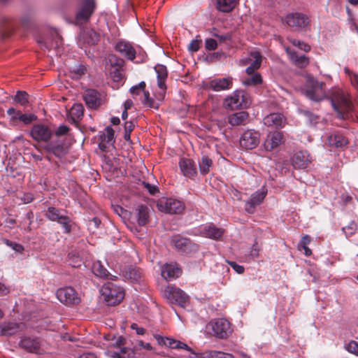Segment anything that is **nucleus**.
Wrapping results in <instances>:
<instances>
[{
    "instance_id": "obj_1",
    "label": "nucleus",
    "mask_w": 358,
    "mask_h": 358,
    "mask_svg": "<svg viewBox=\"0 0 358 358\" xmlns=\"http://www.w3.org/2000/svg\"><path fill=\"white\" fill-rule=\"evenodd\" d=\"M250 94L243 90H235L231 95L227 96L223 102L224 108L230 110L247 108L251 104Z\"/></svg>"
},
{
    "instance_id": "obj_2",
    "label": "nucleus",
    "mask_w": 358,
    "mask_h": 358,
    "mask_svg": "<svg viewBox=\"0 0 358 358\" xmlns=\"http://www.w3.org/2000/svg\"><path fill=\"white\" fill-rule=\"evenodd\" d=\"M331 101L335 110L341 115L342 118H346L352 108L348 95L343 90L336 89L332 92Z\"/></svg>"
},
{
    "instance_id": "obj_3",
    "label": "nucleus",
    "mask_w": 358,
    "mask_h": 358,
    "mask_svg": "<svg viewBox=\"0 0 358 358\" xmlns=\"http://www.w3.org/2000/svg\"><path fill=\"white\" fill-rule=\"evenodd\" d=\"M324 86L325 84L323 82L317 80L311 76H308L304 85L305 94L313 101H322L327 96Z\"/></svg>"
},
{
    "instance_id": "obj_4",
    "label": "nucleus",
    "mask_w": 358,
    "mask_h": 358,
    "mask_svg": "<svg viewBox=\"0 0 358 358\" xmlns=\"http://www.w3.org/2000/svg\"><path fill=\"white\" fill-rule=\"evenodd\" d=\"M163 296L169 303L186 308L189 304V296L181 289L173 285H168L162 291Z\"/></svg>"
},
{
    "instance_id": "obj_5",
    "label": "nucleus",
    "mask_w": 358,
    "mask_h": 358,
    "mask_svg": "<svg viewBox=\"0 0 358 358\" xmlns=\"http://www.w3.org/2000/svg\"><path fill=\"white\" fill-rule=\"evenodd\" d=\"M101 292V296L108 306H116L124 297L123 289L113 282L104 284Z\"/></svg>"
},
{
    "instance_id": "obj_6",
    "label": "nucleus",
    "mask_w": 358,
    "mask_h": 358,
    "mask_svg": "<svg viewBox=\"0 0 358 358\" xmlns=\"http://www.w3.org/2000/svg\"><path fill=\"white\" fill-rule=\"evenodd\" d=\"M207 330L214 336L224 339L232 333L230 322L226 319L219 318L210 321L206 326Z\"/></svg>"
},
{
    "instance_id": "obj_7",
    "label": "nucleus",
    "mask_w": 358,
    "mask_h": 358,
    "mask_svg": "<svg viewBox=\"0 0 358 358\" xmlns=\"http://www.w3.org/2000/svg\"><path fill=\"white\" fill-rule=\"evenodd\" d=\"M159 211L169 214H180L185 210V204L182 201L173 198H161L157 203Z\"/></svg>"
},
{
    "instance_id": "obj_8",
    "label": "nucleus",
    "mask_w": 358,
    "mask_h": 358,
    "mask_svg": "<svg viewBox=\"0 0 358 358\" xmlns=\"http://www.w3.org/2000/svg\"><path fill=\"white\" fill-rule=\"evenodd\" d=\"M30 136L37 142L48 143L53 135V131L45 124H35L29 132Z\"/></svg>"
},
{
    "instance_id": "obj_9",
    "label": "nucleus",
    "mask_w": 358,
    "mask_h": 358,
    "mask_svg": "<svg viewBox=\"0 0 358 358\" xmlns=\"http://www.w3.org/2000/svg\"><path fill=\"white\" fill-rule=\"evenodd\" d=\"M56 295L59 301L66 306L77 305L80 302V298L71 287L58 289Z\"/></svg>"
},
{
    "instance_id": "obj_10",
    "label": "nucleus",
    "mask_w": 358,
    "mask_h": 358,
    "mask_svg": "<svg viewBox=\"0 0 358 358\" xmlns=\"http://www.w3.org/2000/svg\"><path fill=\"white\" fill-rule=\"evenodd\" d=\"M7 115L10 117V124L14 126L17 125L19 122L28 125L37 119V116L34 114L22 113L21 110H16L14 108H9L7 110Z\"/></svg>"
},
{
    "instance_id": "obj_11",
    "label": "nucleus",
    "mask_w": 358,
    "mask_h": 358,
    "mask_svg": "<svg viewBox=\"0 0 358 358\" xmlns=\"http://www.w3.org/2000/svg\"><path fill=\"white\" fill-rule=\"evenodd\" d=\"M260 133L255 129H248L240 138V145L245 150H252L258 146L260 142Z\"/></svg>"
},
{
    "instance_id": "obj_12",
    "label": "nucleus",
    "mask_w": 358,
    "mask_h": 358,
    "mask_svg": "<svg viewBox=\"0 0 358 358\" xmlns=\"http://www.w3.org/2000/svg\"><path fill=\"white\" fill-rule=\"evenodd\" d=\"M155 338L157 340V343L159 345H164L172 349H183L191 353L189 358H196L197 357V355L192 350L190 347H189L187 344L177 341L173 338H170L168 337H163L160 335L156 334L154 336Z\"/></svg>"
},
{
    "instance_id": "obj_13",
    "label": "nucleus",
    "mask_w": 358,
    "mask_h": 358,
    "mask_svg": "<svg viewBox=\"0 0 358 358\" xmlns=\"http://www.w3.org/2000/svg\"><path fill=\"white\" fill-rule=\"evenodd\" d=\"M285 20L289 27H291L296 30L305 29L310 25V20L308 17L301 13L288 14L285 17Z\"/></svg>"
},
{
    "instance_id": "obj_14",
    "label": "nucleus",
    "mask_w": 358,
    "mask_h": 358,
    "mask_svg": "<svg viewBox=\"0 0 358 358\" xmlns=\"http://www.w3.org/2000/svg\"><path fill=\"white\" fill-rule=\"evenodd\" d=\"M348 139L341 131H334L330 134L326 141V144L331 148H343L348 144Z\"/></svg>"
},
{
    "instance_id": "obj_15",
    "label": "nucleus",
    "mask_w": 358,
    "mask_h": 358,
    "mask_svg": "<svg viewBox=\"0 0 358 358\" xmlns=\"http://www.w3.org/2000/svg\"><path fill=\"white\" fill-rule=\"evenodd\" d=\"M267 194L266 189L263 187L261 189L252 194L249 201L245 203V210L248 213H254L255 208L262 203Z\"/></svg>"
},
{
    "instance_id": "obj_16",
    "label": "nucleus",
    "mask_w": 358,
    "mask_h": 358,
    "mask_svg": "<svg viewBox=\"0 0 358 358\" xmlns=\"http://www.w3.org/2000/svg\"><path fill=\"white\" fill-rule=\"evenodd\" d=\"M83 99L87 107L92 109L98 108L102 103V95L96 90H86Z\"/></svg>"
},
{
    "instance_id": "obj_17",
    "label": "nucleus",
    "mask_w": 358,
    "mask_h": 358,
    "mask_svg": "<svg viewBox=\"0 0 358 358\" xmlns=\"http://www.w3.org/2000/svg\"><path fill=\"white\" fill-rule=\"evenodd\" d=\"M179 167L184 176L194 179L197 175V170L194 162L189 158H181L179 161Z\"/></svg>"
},
{
    "instance_id": "obj_18",
    "label": "nucleus",
    "mask_w": 358,
    "mask_h": 358,
    "mask_svg": "<svg viewBox=\"0 0 358 358\" xmlns=\"http://www.w3.org/2000/svg\"><path fill=\"white\" fill-rule=\"evenodd\" d=\"M312 162V157L307 151H299L296 152L292 159V163L294 169H306Z\"/></svg>"
},
{
    "instance_id": "obj_19",
    "label": "nucleus",
    "mask_w": 358,
    "mask_h": 358,
    "mask_svg": "<svg viewBox=\"0 0 358 358\" xmlns=\"http://www.w3.org/2000/svg\"><path fill=\"white\" fill-rule=\"evenodd\" d=\"M115 49L129 60L132 61L136 58V50L130 42L123 40L120 41L116 43Z\"/></svg>"
},
{
    "instance_id": "obj_20",
    "label": "nucleus",
    "mask_w": 358,
    "mask_h": 358,
    "mask_svg": "<svg viewBox=\"0 0 358 358\" xmlns=\"http://www.w3.org/2000/svg\"><path fill=\"white\" fill-rule=\"evenodd\" d=\"M208 86L215 92L230 90L233 86V78L229 76L215 78L208 83Z\"/></svg>"
},
{
    "instance_id": "obj_21",
    "label": "nucleus",
    "mask_w": 358,
    "mask_h": 358,
    "mask_svg": "<svg viewBox=\"0 0 358 358\" xmlns=\"http://www.w3.org/2000/svg\"><path fill=\"white\" fill-rule=\"evenodd\" d=\"M95 7L94 0H83L81 8L76 14L77 20L87 21L94 13Z\"/></svg>"
},
{
    "instance_id": "obj_22",
    "label": "nucleus",
    "mask_w": 358,
    "mask_h": 358,
    "mask_svg": "<svg viewBox=\"0 0 358 358\" xmlns=\"http://www.w3.org/2000/svg\"><path fill=\"white\" fill-rule=\"evenodd\" d=\"M173 241L176 248L181 252L190 254L192 252L198 250V245L188 238L178 237L175 238Z\"/></svg>"
},
{
    "instance_id": "obj_23",
    "label": "nucleus",
    "mask_w": 358,
    "mask_h": 358,
    "mask_svg": "<svg viewBox=\"0 0 358 358\" xmlns=\"http://www.w3.org/2000/svg\"><path fill=\"white\" fill-rule=\"evenodd\" d=\"M262 62V56L259 52H251L250 57L244 62V64H250V66L245 69L246 73L251 74L258 70L261 66Z\"/></svg>"
},
{
    "instance_id": "obj_24",
    "label": "nucleus",
    "mask_w": 358,
    "mask_h": 358,
    "mask_svg": "<svg viewBox=\"0 0 358 358\" xmlns=\"http://www.w3.org/2000/svg\"><path fill=\"white\" fill-rule=\"evenodd\" d=\"M282 134L280 131H274L268 134L264 142V148L266 151H272L277 148L282 142Z\"/></svg>"
},
{
    "instance_id": "obj_25",
    "label": "nucleus",
    "mask_w": 358,
    "mask_h": 358,
    "mask_svg": "<svg viewBox=\"0 0 358 358\" xmlns=\"http://www.w3.org/2000/svg\"><path fill=\"white\" fill-rule=\"evenodd\" d=\"M224 233V230L217 227L213 224H208L200 227V234L206 238L219 239Z\"/></svg>"
},
{
    "instance_id": "obj_26",
    "label": "nucleus",
    "mask_w": 358,
    "mask_h": 358,
    "mask_svg": "<svg viewBox=\"0 0 358 358\" xmlns=\"http://www.w3.org/2000/svg\"><path fill=\"white\" fill-rule=\"evenodd\" d=\"M249 114L245 111L234 113L227 117V122L232 127L245 125L249 122Z\"/></svg>"
},
{
    "instance_id": "obj_27",
    "label": "nucleus",
    "mask_w": 358,
    "mask_h": 358,
    "mask_svg": "<svg viewBox=\"0 0 358 358\" xmlns=\"http://www.w3.org/2000/svg\"><path fill=\"white\" fill-rule=\"evenodd\" d=\"M99 41V34L93 29H85L79 35V43L94 45Z\"/></svg>"
},
{
    "instance_id": "obj_28",
    "label": "nucleus",
    "mask_w": 358,
    "mask_h": 358,
    "mask_svg": "<svg viewBox=\"0 0 358 358\" xmlns=\"http://www.w3.org/2000/svg\"><path fill=\"white\" fill-rule=\"evenodd\" d=\"M20 346L27 352L41 354V344L38 338L24 337L21 339Z\"/></svg>"
},
{
    "instance_id": "obj_29",
    "label": "nucleus",
    "mask_w": 358,
    "mask_h": 358,
    "mask_svg": "<svg viewBox=\"0 0 358 358\" xmlns=\"http://www.w3.org/2000/svg\"><path fill=\"white\" fill-rule=\"evenodd\" d=\"M24 327L22 323L3 322L0 324V336H12L21 331Z\"/></svg>"
},
{
    "instance_id": "obj_30",
    "label": "nucleus",
    "mask_w": 358,
    "mask_h": 358,
    "mask_svg": "<svg viewBox=\"0 0 358 358\" xmlns=\"http://www.w3.org/2000/svg\"><path fill=\"white\" fill-rule=\"evenodd\" d=\"M285 123V117L279 113H271L264 118V124L267 127H282Z\"/></svg>"
},
{
    "instance_id": "obj_31",
    "label": "nucleus",
    "mask_w": 358,
    "mask_h": 358,
    "mask_svg": "<svg viewBox=\"0 0 358 358\" xmlns=\"http://www.w3.org/2000/svg\"><path fill=\"white\" fill-rule=\"evenodd\" d=\"M162 276L166 279H173L178 278L182 271L177 266L176 264H164L161 269Z\"/></svg>"
},
{
    "instance_id": "obj_32",
    "label": "nucleus",
    "mask_w": 358,
    "mask_h": 358,
    "mask_svg": "<svg viewBox=\"0 0 358 358\" xmlns=\"http://www.w3.org/2000/svg\"><path fill=\"white\" fill-rule=\"evenodd\" d=\"M155 71L157 77V85L164 93L166 90V81L168 78L167 69L164 65L157 64L155 66Z\"/></svg>"
},
{
    "instance_id": "obj_33",
    "label": "nucleus",
    "mask_w": 358,
    "mask_h": 358,
    "mask_svg": "<svg viewBox=\"0 0 358 358\" xmlns=\"http://www.w3.org/2000/svg\"><path fill=\"white\" fill-rule=\"evenodd\" d=\"M44 148L48 153L52 154L57 157H62L66 154V150L63 144H57L55 142H50Z\"/></svg>"
},
{
    "instance_id": "obj_34",
    "label": "nucleus",
    "mask_w": 358,
    "mask_h": 358,
    "mask_svg": "<svg viewBox=\"0 0 358 358\" xmlns=\"http://www.w3.org/2000/svg\"><path fill=\"white\" fill-rule=\"evenodd\" d=\"M287 52L290 55L292 61L299 68H305L309 64V58L305 55H298L294 51H291L287 48Z\"/></svg>"
},
{
    "instance_id": "obj_35",
    "label": "nucleus",
    "mask_w": 358,
    "mask_h": 358,
    "mask_svg": "<svg viewBox=\"0 0 358 358\" xmlns=\"http://www.w3.org/2000/svg\"><path fill=\"white\" fill-rule=\"evenodd\" d=\"M92 271L93 273L99 278H108L110 275L108 271L102 265L100 261H96L93 263Z\"/></svg>"
},
{
    "instance_id": "obj_36",
    "label": "nucleus",
    "mask_w": 358,
    "mask_h": 358,
    "mask_svg": "<svg viewBox=\"0 0 358 358\" xmlns=\"http://www.w3.org/2000/svg\"><path fill=\"white\" fill-rule=\"evenodd\" d=\"M239 0H217V8L222 12L232 10Z\"/></svg>"
},
{
    "instance_id": "obj_37",
    "label": "nucleus",
    "mask_w": 358,
    "mask_h": 358,
    "mask_svg": "<svg viewBox=\"0 0 358 358\" xmlns=\"http://www.w3.org/2000/svg\"><path fill=\"white\" fill-rule=\"evenodd\" d=\"M248 78L243 80V84L245 86H257L262 83L263 79L260 73L255 71L253 73L248 74Z\"/></svg>"
},
{
    "instance_id": "obj_38",
    "label": "nucleus",
    "mask_w": 358,
    "mask_h": 358,
    "mask_svg": "<svg viewBox=\"0 0 358 358\" xmlns=\"http://www.w3.org/2000/svg\"><path fill=\"white\" fill-rule=\"evenodd\" d=\"M137 210V222L140 226L145 225L148 222L149 214L148 208L145 206H140L136 209Z\"/></svg>"
},
{
    "instance_id": "obj_39",
    "label": "nucleus",
    "mask_w": 358,
    "mask_h": 358,
    "mask_svg": "<svg viewBox=\"0 0 358 358\" xmlns=\"http://www.w3.org/2000/svg\"><path fill=\"white\" fill-rule=\"evenodd\" d=\"M125 277L133 282H139L143 277V271L136 267H129L125 272Z\"/></svg>"
},
{
    "instance_id": "obj_40",
    "label": "nucleus",
    "mask_w": 358,
    "mask_h": 358,
    "mask_svg": "<svg viewBox=\"0 0 358 358\" xmlns=\"http://www.w3.org/2000/svg\"><path fill=\"white\" fill-rule=\"evenodd\" d=\"M63 210L55 207H49L45 213V217L53 222H57L63 216Z\"/></svg>"
},
{
    "instance_id": "obj_41",
    "label": "nucleus",
    "mask_w": 358,
    "mask_h": 358,
    "mask_svg": "<svg viewBox=\"0 0 358 358\" xmlns=\"http://www.w3.org/2000/svg\"><path fill=\"white\" fill-rule=\"evenodd\" d=\"M84 114V108L81 103H75L70 110V115L74 120H80Z\"/></svg>"
},
{
    "instance_id": "obj_42",
    "label": "nucleus",
    "mask_w": 358,
    "mask_h": 358,
    "mask_svg": "<svg viewBox=\"0 0 358 358\" xmlns=\"http://www.w3.org/2000/svg\"><path fill=\"white\" fill-rule=\"evenodd\" d=\"M213 166V161L207 156H203L199 162V170L202 175H206L210 172V169Z\"/></svg>"
},
{
    "instance_id": "obj_43",
    "label": "nucleus",
    "mask_w": 358,
    "mask_h": 358,
    "mask_svg": "<svg viewBox=\"0 0 358 358\" xmlns=\"http://www.w3.org/2000/svg\"><path fill=\"white\" fill-rule=\"evenodd\" d=\"M57 222L62 225L64 233L69 234L71 231L73 222L69 217L64 214L62 217H60Z\"/></svg>"
},
{
    "instance_id": "obj_44",
    "label": "nucleus",
    "mask_w": 358,
    "mask_h": 358,
    "mask_svg": "<svg viewBox=\"0 0 358 358\" xmlns=\"http://www.w3.org/2000/svg\"><path fill=\"white\" fill-rule=\"evenodd\" d=\"M28 94L24 91H17L14 96V101L23 107H27L29 103Z\"/></svg>"
},
{
    "instance_id": "obj_45",
    "label": "nucleus",
    "mask_w": 358,
    "mask_h": 358,
    "mask_svg": "<svg viewBox=\"0 0 358 358\" xmlns=\"http://www.w3.org/2000/svg\"><path fill=\"white\" fill-rule=\"evenodd\" d=\"M123 68H111L110 76L114 82H121L123 80Z\"/></svg>"
},
{
    "instance_id": "obj_46",
    "label": "nucleus",
    "mask_w": 358,
    "mask_h": 358,
    "mask_svg": "<svg viewBox=\"0 0 358 358\" xmlns=\"http://www.w3.org/2000/svg\"><path fill=\"white\" fill-rule=\"evenodd\" d=\"M357 229V223L355 221H351L348 226L342 228V231L344 232L347 237H350L354 235Z\"/></svg>"
},
{
    "instance_id": "obj_47",
    "label": "nucleus",
    "mask_w": 358,
    "mask_h": 358,
    "mask_svg": "<svg viewBox=\"0 0 358 358\" xmlns=\"http://www.w3.org/2000/svg\"><path fill=\"white\" fill-rule=\"evenodd\" d=\"M301 113L306 118L307 122L310 124H316L318 122L319 117L308 110H301Z\"/></svg>"
},
{
    "instance_id": "obj_48",
    "label": "nucleus",
    "mask_w": 358,
    "mask_h": 358,
    "mask_svg": "<svg viewBox=\"0 0 358 358\" xmlns=\"http://www.w3.org/2000/svg\"><path fill=\"white\" fill-rule=\"evenodd\" d=\"M142 94H143L140 98L141 103L145 106L149 108L154 107V100L152 98H150L149 92L145 90V88H144V92H143Z\"/></svg>"
},
{
    "instance_id": "obj_49",
    "label": "nucleus",
    "mask_w": 358,
    "mask_h": 358,
    "mask_svg": "<svg viewBox=\"0 0 358 358\" xmlns=\"http://www.w3.org/2000/svg\"><path fill=\"white\" fill-rule=\"evenodd\" d=\"M109 62L111 68H123L124 64V61L122 59L114 55L109 57Z\"/></svg>"
},
{
    "instance_id": "obj_50",
    "label": "nucleus",
    "mask_w": 358,
    "mask_h": 358,
    "mask_svg": "<svg viewBox=\"0 0 358 358\" xmlns=\"http://www.w3.org/2000/svg\"><path fill=\"white\" fill-rule=\"evenodd\" d=\"M117 358H133L134 356V352L127 348H123L120 350V352H115Z\"/></svg>"
},
{
    "instance_id": "obj_51",
    "label": "nucleus",
    "mask_w": 358,
    "mask_h": 358,
    "mask_svg": "<svg viewBox=\"0 0 358 358\" xmlns=\"http://www.w3.org/2000/svg\"><path fill=\"white\" fill-rule=\"evenodd\" d=\"M288 40L292 45L298 47L299 48H300L301 50H302L305 52H308L310 50V45L308 44L304 43L303 41H300L296 39L290 38H288Z\"/></svg>"
},
{
    "instance_id": "obj_52",
    "label": "nucleus",
    "mask_w": 358,
    "mask_h": 358,
    "mask_svg": "<svg viewBox=\"0 0 358 358\" xmlns=\"http://www.w3.org/2000/svg\"><path fill=\"white\" fill-rule=\"evenodd\" d=\"M145 83L142 81L138 85H135L131 88V93L133 96H138L143 93V92H144V88H145Z\"/></svg>"
},
{
    "instance_id": "obj_53",
    "label": "nucleus",
    "mask_w": 358,
    "mask_h": 358,
    "mask_svg": "<svg viewBox=\"0 0 358 358\" xmlns=\"http://www.w3.org/2000/svg\"><path fill=\"white\" fill-rule=\"evenodd\" d=\"M345 72L348 75L352 85L358 87V74L352 73L350 69L345 68Z\"/></svg>"
},
{
    "instance_id": "obj_54",
    "label": "nucleus",
    "mask_w": 358,
    "mask_h": 358,
    "mask_svg": "<svg viewBox=\"0 0 358 358\" xmlns=\"http://www.w3.org/2000/svg\"><path fill=\"white\" fill-rule=\"evenodd\" d=\"M103 136L107 143H111L114 139V130L110 127H107L106 134H103Z\"/></svg>"
},
{
    "instance_id": "obj_55",
    "label": "nucleus",
    "mask_w": 358,
    "mask_h": 358,
    "mask_svg": "<svg viewBox=\"0 0 358 358\" xmlns=\"http://www.w3.org/2000/svg\"><path fill=\"white\" fill-rule=\"evenodd\" d=\"M346 350L352 354L358 355V342L351 341L346 346Z\"/></svg>"
},
{
    "instance_id": "obj_56",
    "label": "nucleus",
    "mask_w": 358,
    "mask_h": 358,
    "mask_svg": "<svg viewBox=\"0 0 358 358\" xmlns=\"http://www.w3.org/2000/svg\"><path fill=\"white\" fill-rule=\"evenodd\" d=\"M205 47L208 50H215L217 47V43L213 38H207L205 41Z\"/></svg>"
},
{
    "instance_id": "obj_57",
    "label": "nucleus",
    "mask_w": 358,
    "mask_h": 358,
    "mask_svg": "<svg viewBox=\"0 0 358 358\" xmlns=\"http://www.w3.org/2000/svg\"><path fill=\"white\" fill-rule=\"evenodd\" d=\"M227 263L238 274H242L245 271V268L233 261H227Z\"/></svg>"
},
{
    "instance_id": "obj_58",
    "label": "nucleus",
    "mask_w": 358,
    "mask_h": 358,
    "mask_svg": "<svg viewBox=\"0 0 358 358\" xmlns=\"http://www.w3.org/2000/svg\"><path fill=\"white\" fill-rule=\"evenodd\" d=\"M5 243L11 247L16 252H22L24 250V247L19 243H17L15 242L10 241L9 240H5Z\"/></svg>"
},
{
    "instance_id": "obj_59",
    "label": "nucleus",
    "mask_w": 358,
    "mask_h": 358,
    "mask_svg": "<svg viewBox=\"0 0 358 358\" xmlns=\"http://www.w3.org/2000/svg\"><path fill=\"white\" fill-rule=\"evenodd\" d=\"M261 250V247L258 245L257 242L255 241L252 245L250 256L252 258H257L259 256V251Z\"/></svg>"
},
{
    "instance_id": "obj_60",
    "label": "nucleus",
    "mask_w": 358,
    "mask_h": 358,
    "mask_svg": "<svg viewBox=\"0 0 358 358\" xmlns=\"http://www.w3.org/2000/svg\"><path fill=\"white\" fill-rule=\"evenodd\" d=\"M69 127L66 125H60L55 131V135L57 136H65L68 134Z\"/></svg>"
},
{
    "instance_id": "obj_61",
    "label": "nucleus",
    "mask_w": 358,
    "mask_h": 358,
    "mask_svg": "<svg viewBox=\"0 0 358 358\" xmlns=\"http://www.w3.org/2000/svg\"><path fill=\"white\" fill-rule=\"evenodd\" d=\"M201 41L193 40L189 45L188 49L192 52H197L200 48Z\"/></svg>"
},
{
    "instance_id": "obj_62",
    "label": "nucleus",
    "mask_w": 358,
    "mask_h": 358,
    "mask_svg": "<svg viewBox=\"0 0 358 358\" xmlns=\"http://www.w3.org/2000/svg\"><path fill=\"white\" fill-rule=\"evenodd\" d=\"M310 241H311L310 237L308 235H304L301 238V239L299 243L298 248L303 247V246H304V247L308 246V245L310 243Z\"/></svg>"
},
{
    "instance_id": "obj_63",
    "label": "nucleus",
    "mask_w": 358,
    "mask_h": 358,
    "mask_svg": "<svg viewBox=\"0 0 358 358\" xmlns=\"http://www.w3.org/2000/svg\"><path fill=\"white\" fill-rule=\"evenodd\" d=\"M73 72L78 76H81L85 74L87 72V69L85 66L80 65L73 70Z\"/></svg>"
},
{
    "instance_id": "obj_64",
    "label": "nucleus",
    "mask_w": 358,
    "mask_h": 358,
    "mask_svg": "<svg viewBox=\"0 0 358 358\" xmlns=\"http://www.w3.org/2000/svg\"><path fill=\"white\" fill-rule=\"evenodd\" d=\"M131 328L135 330L138 335H143L145 333V329L143 327H139L136 323L131 324Z\"/></svg>"
}]
</instances>
